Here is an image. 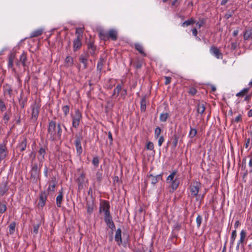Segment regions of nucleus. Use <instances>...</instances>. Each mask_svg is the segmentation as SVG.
<instances>
[{
	"mask_svg": "<svg viewBox=\"0 0 252 252\" xmlns=\"http://www.w3.org/2000/svg\"><path fill=\"white\" fill-rule=\"evenodd\" d=\"M200 183L195 182L193 185H190L189 189L191 197H197L200 188Z\"/></svg>",
	"mask_w": 252,
	"mask_h": 252,
	"instance_id": "9d476101",
	"label": "nucleus"
},
{
	"mask_svg": "<svg viewBox=\"0 0 252 252\" xmlns=\"http://www.w3.org/2000/svg\"><path fill=\"white\" fill-rule=\"evenodd\" d=\"M63 198V192L62 189L59 192V194L56 197V204L58 207H61Z\"/></svg>",
	"mask_w": 252,
	"mask_h": 252,
	"instance_id": "c85d7f7f",
	"label": "nucleus"
},
{
	"mask_svg": "<svg viewBox=\"0 0 252 252\" xmlns=\"http://www.w3.org/2000/svg\"><path fill=\"white\" fill-rule=\"evenodd\" d=\"M161 131V129L158 126L155 128L154 132L155 138H158L159 137Z\"/></svg>",
	"mask_w": 252,
	"mask_h": 252,
	"instance_id": "de8ad7c7",
	"label": "nucleus"
},
{
	"mask_svg": "<svg viewBox=\"0 0 252 252\" xmlns=\"http://www.w3.org/2000/svg\"><path fill=\"white\" fill-rule=\"evenodd\" d=\"M16 59V53L14 52L10 53L8 56V68L11 69L13 72H16V69L13 66V63Z\"/></svg>",
	"mask_w": 252,
	"mask_h": 252,
	"instance_id": "ddd939ff",
	"label": "nucleus"
},
{
	"mask_svg": "<svg viewBox=\"0 0 252 252\" xmlns=\"http://www.w3.org/2000/svg\"><path fill=\"white\" fill-rule=\"evenodd\" d=\"M240 235V239L238 241L236 246V248L237 249L239 248L240 246H241L242 247H243L244 246V245L246 244L247 241V232L245 230H241Z\"/></svg>",
	"mask_w": 252,
	"mask_h": 252,
	"instance_id": "9b49d317",
	"label": "nucleus"
},
{
	"mask_svg": "<svg viewBox=\"0 0 252 252\" xmlns=\"http://www.w3.org/2000/svg\"><path fill=\"white\" fill-rule=\"evenodd\" d=\"M196 133H197V130L196 128H193L192 127H190V131H189V136L191 138H192L193 137H194L196 135Z\"/></svg>",
	"mask_w": 252,
	"mask_h": 252,
	"instance_id": "ea45409f",
	"label": "nucleus"
},
{
	"mask_svg": "<svg viewBox=\"0 0 252 252\" xmlns=\"http://www.w3.org/2000/svg\"><path fill=\"white\" fill-rule=\"evenodd\" d=\"M234 121L236 123H238L239 122L242 121V117L241 115L240 114L238 116H237L234 119Z\"/></svg>",
	"mask_w": 252,
	"mask_h": 252,
	"instance_id": "680f3d73",
	"label": "nucleus"
},
{
	"mask_svg": "<svg viewBox=\"0 0 252 252\" xmlns=\"http://www.w3.org/2000/svg\"><path fill=\"white\" fill-rule=\"evenodd\" d=\"M236 237L237 232L236 229H235L234 230L232 231L230 237V244L231 246L234 245Z\"/></svg>",
	"mask_w": 252,
	"mask_h": 252,
	"instance_id": "c9c22d12",
	"label": "nucleus"
},
{
	"mask_svg": "<svg viewBox=\"0 0 252 252\" xmlns=\"http://www.w3.org/2000/svg\"><path fill=\"white\" fill-rule=\"evenodd\" d=\"M202 221V217L200 215H198L196 219V225L197 227L199 228L200 227L201 222Z\"/></svg>",
	"mask_w": 252,
	"mask_h": 252,
	"instance_id": "a18cd8bd",
	"label": "nucleus"
},
{
	"mask_svg": "<svg viewBox=\"0 0 252 252\" xmlns=\"http://www.w3.org/2000/svg\"><path fill=\"white\" fill-rule=\"evenodd\" d=\"M49 186L47 189V191L49 192L50 191L54 192L55 189L57 184V181H56V179L55 177L52 178L51 180L48 183Z\"/></svg>",
	"mask_w": 252,
	"mask_h": 252,
	"instance_id": "a211bd4d",
	"label": "nucleus"
},
{
	"mask_svg": "<svg viewBox=\"0 0 252 252\" xmlns=\"http://www.w3.org/2000/svg\"><path fill=\"white\" fill-rule=\"evenodd\" d=\"M73 63V58L70 56H67L64 60V65L67 67H69L72 66Z\"/></svg>",
	"mask_w": 252,
	"mask_h": 252,
	"instance_id": "b1692460",
	"label": "nucleus"
},
{
	"mask_svg": "<svg viewBox=\"0 0 252 252\" xmlns=\"http://www.w3.org/2000/svg\"><path fill=\"white\" fill-rule=\"evenodd\" d=\"M48 195V193L46 191L41 192L39 196V200L38 202V206L43 207L44 206Z\"/></svg>",
	"mask_w": 252,
	"mask_h": 252,
	"instance_id": "dca6fc26",
	"label": "nucleus"
},
{
	"mask_svg": "<svg viewBox=\"0 0 252 252\" xmlns=\"http://www.w3.org/2000/svg\"><path fill=\"white\" fill-rule=\"evenodd\" d=\"M39 227V224L34 225L33 231L35 234L38 233Z\"/></svg>",
	"mask_w": 252,
	"mask_h": 252,
	"instance_id": "bf43d9fd",
	"label": "nucleus"
},
{
	"mask_svg": "<svg viewBox=\"0 0 252 252\" xmlns=\"http://www.w3.org/2000/svg\"><path fill=\"white\" fill-rule=\"evenodd\" d=\"M206 103L204 102H199L197 104V111L198 114H203L206 109Z\"/></svg>",
	"mask_w": 252,
	"mask_h": 252,
	"instance_id": "4be33fe9",
	"label": "nucleus"
},
{
	"mask_svg": "<svg viewBox=\"0 0 252 252\" xmlns=\"http://www.w3.org/2000/svg\"><path fill=\"white\" fill-rule=\"evenodd\" d=\"M195 23V20L191 18L189 20H187V21H185L184 22H183L182 24V26L187 27V26L190 25L191 24H193Z\"/></svg>",
	"mask_w": 252,
	"mask_h": 252,
	"instance_id": "58836bf2",
	"label": "nucleus"
},
{
	"mask_svg": "<svg viewBox=\"0 0 252 252\" xmlns=\"http://www.w3.org/2000/svg\"><path fill=\"white\" fill-rule=\"evenodd\" d=\"M140 105L141 111L145 112L146 109V100L145 96L142 97L141 98L140 100Z\"/></svg>",
	"mask_w": 252,
	"mask_h": 252,
	"instance_id": "2f4dec72",
	"label": "nucleus"
},
{
	"mask_svg": "<svg viewBox=\"0 0 252 252\" xmlns=\"http://www.w3.org/2000/svg\"><path fill=\"white\" fill-rule=\"evenodd\" d=\"M163 173L159 174L157 175H153L152 174H148L147 177L151 180V183L152 185H156L160 180L162 179Z\"/></svg>",
	"mask_w": 252,
	"mask_h": 252,
	"instance_id": "4468645a",
	"label": "nucleus"
},
{
	"mask_svg": "<svg viewBox=\"0 0 252 252\" xmlns=\"http://www.w3.org/2000/svg\"><path fill=\"white\" fill-rule=\"evenodd\" d=\"M165 85H168L169 84L170 82H171V78L170 77H168V76H165Z\"/></svg>",
	"mask_w": 252,
	"mask_h": 252,
	"instance_id": "052dcab7",
	"label": "nucleus"
},
{
	"mask_svg": "<svg viewBox=\"0 0 252 252\" xmlns=\"http://www.w3.org/2000/svg\"><path fill=\"white\" fill-rule=\"evenodd\" d=\"M115 240L119 246H120L122 244V231L120 228L117 229L116 231Z\"/></svg>",
	"mask_w": 252,
	"mask_h": 252,
	"instance_id": "aec40b11",
	"label": "nucleus"
},
{
	"mask_svg": "<svg viewBox=\"0 0 252 252\" xmlns=\"http://www.w3.org/2000/svg\"><path fill=\"white\" fill-rule=\"evenodd\" d=\"M47 132V137L51 141H54L60 139L62 134L61 124L57 125L54 121H50L48 124Z\"/></svg>",
	"mask_w": 252,
	"mask_h": 252,
	"instance_id": "f257e3e1",
	"label": "nucleus"
},
{
	"mask_svg": "<svg viewBox=\"0 0 252 252\" xmlns=\"http://www.w3.org/2000/svg\"><path fill=\"white\" fill-rule=\"evenodd\" d=\"M178 139H179L178 136H177L176 134L173 135L172 144H173V147L174 148H175L177 146L178 141Z\"/></svg>",
	"mask_w": 252,
	"mask_h": 252,
	"instance_id": "8fccbe9b",
	"label": "nucleus"
},
{
	"mask_svg": "<svg viewBox=\"0 0 252 252\" xmlns=\"http://www.w3.org/2000/svg\"><path fill=\"white\" fill-rule=\"evenodd\" d=\"M15 226H16V222L15 221H12L9 224V233L10 234H13L15 232Z\"/></svg>",
	"mask_w": 252,
	"mask_h": 252,
	"instance_id": "e433bc0d",
	"label": "nucleus"
},
{
	"mask_svg": "<svg viewBox=\"0 0 252 252\" xmlns=\"http://www.w3.org/2000/svg\"><path fill=\"white\" fill-rule=\"evenodd\" d=\"M70 116L72 120V127L77 129L82 119V113L78 109H75L74 113H72Z\"/></svg>",
	"mask_w": 252,
	"mask_h": 252,
	"instance_id": "39448f33",
	"label": "nucleus"
},
{
	"mask_svg": "<svg viewBox=\"0 0 252 252\" xmlns=\"http://www.w3.org/2000/svg\"><path fill=\"white\" fill-rule=\"evenodd\" d=\"M210 53L217 59H222V54L220 50L215 46H212L210 49Z\"/></svg>",
	"mask_w": 252,
	"mask_h": 252,
	"instance_id": "f3484780",
	"label": "nucleus"
},
{
	"mask_svg": "<svg viewBox=\"0 0 252 252\" xmlns=\"http://www.w3.org/2000/svg\"><path fill=\"white\" fill-rule=\"evenodd\" d=\"M126 94H127L126 90L124 89L122 91V92L121 93V96L122 97H123V98H124L125 97V96L126 95Z\"/></svg>",
	"mask_w": 252,
	"mask_h": 252,
	"instance_id": "e2e57ef3",
	"label": "nucleus"
},
{
	"mask_svg": "<svg viewBox=\"0 0 252 252\" xmlns=\"http://www.w3.org/2000/svg\"><path fill=\"white\" fill-rule=\"evenodd\" d=\"M3 120L5 124H7L8 121L9 120V116L6 112L4 114L3 117Z\"/></svg>",
	"mask_w": 252,
	"mask_h": 252,
	"instance_id": "5fc2aeb1",
	"label": "nucleus"
},
{
	"mask_svg": "<svg viewBox=\"0 0 252 252\" xmlns=\"http://www.w3.org/2000/svg\"><path fill=\"white\" fill-rule=\"evenodd\" d=\"M105 63V61L103 58H100L97 64V70L99 71V73H101L103 66Z\"/></svg>",
	"mask_w": 252,
	"mask_h": 252,
	"instance_id": "cd10ccee",
	"label": "nucleus"
},
{
	"mask_svg": "<svg viewBox=\"0 0 252 252\" xmlns=\"http://www.w3.org/2000/svg\"><path fill=\"white\" fill-rule=\"evenodd\" d=\"M164 141V138L163 136L159 137L158 140V145L160 147Z\"/></svg>",
	"mask_w": 252,
	"mask_h": 252,
	"instance_id": "13d9d810",
	"label": "nucleus"
},
{
	"mask_svg": "<svg viewBox=\"0 0 252 252\" xmlns=\"http://www.w3.org/2000/svg\"><path fill=\"white\" fill-rule=\"evenodd\" d=\"M43 30L41 29H37L31 32L30 38L37 37L41 35L43 33Z\"/></svg>",
	"mask_w": 252,
	"mask_h": 252,
	"instance_id": "7c9ffc66",
	"label": "nucleus"
},
{
	"mask_svg": "<svg viewBox=\"0 0 252 252\" xmlns=\"http://www.w3.org/2000/svg\"><path fill=\"white\" fill-rule=\"evenodd\" d=\"M98 35L101 40L107 41L109 39L116 41L118 38V32L113 29H110L107 32L100 30L98 32Z\"/></svg>",
	"mask_w": 252,
	"mask_h": 252,
	"instance_id": "7ed1b4c3",
	"label": "nucleus"
},
{
	"mask_svg": "<svg viewBox=\"0 0 252 252\" xmlns=\"http://www.w3.org/2000/svg\"><path fill=\"white\" fill-rule=\"evenodd\" d=\"M122 91V85L120 84L118 85L115 88L113 93L111 96V97H113L116 95L118 96L120 92Z\"/></svg>",
	"mask_w": 252,
	"mask_h": 252,
	"instance_id": "473e14b6",
	"label": "nucleus"
},
{
	"mask_svg": "<svg viewBox=\"0 0 252 252\" xmlns=\"http://www.w3.org/2000/svg\"><path fill=\"white\" fill-rule=\"evenodd\" d=\"M47 148L45 146L41 147L39 148L38 151V159L39 162V163H42L43 161L45 160V155L46 154V150Z\"/></svg>",
	"mask_w": 252,
	"mask_h": 252,
	"instance_id": "2eb2a0df",
	"label": "nucleus"
},
{
	"mask_svg": "<svg viewBox=\"0 0 252 252\" xmlns=\"http://www.w3.org/2000/svg\"><path fill=\"white\" fill-rule=\"evenodd\" d=\"M205 20L204 19H200L199 21L196 23V25L198 28L199 29L205 24Z\"/></svg>",
	"mask_w": 252,
	"mask_h": 252,
	"instance_id": "603ef678",
	"label": "nucleus"
},
{
	"mask_svg": "<svg viewBox=\"0 0 252 252\" xmlns=\"http://www.w3.org/2000/svg\"><path fill=\"white\" fill-rule=\"evenodd\" d=\"M104 220L107 225L112 230L115 229V225L113 221L111 215L109 217H104Z\"/></svg>",
	"mask_w": 252,
	"mask_h": 252,
	"instance_id": "6ab92c4d",
	"label": "nucleus"
},
{
	"mask_svg": "<svg viewBox=\"0 0 252 252\" xmlns=\"http://www.w3.org/2000/svg\"><path fill=\"white\" fill-rule=\"evenodd\" d=\"M0 109L2 112L4 111L6 109V107L1 99H0Z\"/></svg>",
	"mask_w": 252,
	"mask_h": 252,
	"instance_id": "864d4df0",
	"label": "nucleus"
},
{
	"mask_svg": "<svg viewBox=\"0 0 252 252\" xmlns=\"http://www.w3.org/2000/svg\"><path fill=\"white\" fill-rule=\"evenodd\" d=\"M83 137L81 135H76L75 140L74 141L77 154L78 156H80L83 152V149L81 146V140Z\"/></svg>",
	"mask_w": 252,
	"mask_h": 252,
	"instance_id": "0eeeda50",
	"label": "nucleus"
},
{
	"mask_svg": "<svg viewBox=\"0 0 252 252\" xmlns=\"http://www.w3.org/2000/svg\"><path fill=\"white\" fill-rule=\"evenodd\" d=\"M88 57L87 55L82 54L79 57V62L83 64V69H86L88 67Z\"/></svg>",
	"mask_w": 252,
	"mask_h": 252,
	"instance_id": "412c9836",
	"label": "nucleus"
},
{
	"mask_svg": "<svg viewBox=\"0 0 252 252\" xmlns=\"http://www.w3.org/2000/svg\"><path fill=\"white\" fill-rule=\"evenodd\" d=\"M86 205L87 214L89 215H90L93 212L94 208V205L93 202L87 201Z\"/></svg>",
	"mask_w": 252,
	"mask_h": 252,
	"instance_id": "a878e982",
	"label": "nucleus"
},
{
	"mask_svg": "<svg viewBox=\"0 0 252 252\" xmlns=\"http://www.w3.org/2000/svg\"><path fill=\"white\" fill-rule=\"evenodd\" d=\"M249 91V88H244L242 91H241L240 92L236 94L237 96H243L244 95H245Z\"/></svg>",
	"mask_w": 252,
	"mask_h": 252,
	"instance_id": "a19ab883",
	"label": "nucleus"
},
{
	"mask_svg": "<svg viewBox=\"0 0 252 252\" xmlns=\"http://www.w3.org/2000/svg\"><path fill=\"white\" fill-rule=\"evenodd\" d=\"M169 117V114L168 113H162L159 116V120L160 122H165Z\"/></svg>",
	"mask_w": 252,
	"mask_h": 252,
	"instance_id": "f704fd0d",
	"label": "nucleus"
},
{
	"mask_svg": "<svg viewBox=\"0 0 252 252\" xmlns=\"http://www.w3.org/2000/svg\"><path fill=\"white\" fill-rule=\"evenodd\" d=\"M231 49L235 50L237 47V43L236 42H232L231 44Z\"/></svg>",
	"mask_w": 252,
	"mask_h": 252,
	"instance_id": "338daca9",
	"label": "nucleus"
},
{
	"mask_svg": "<svg viewBox=\"0 0 252 252\" xmlns=\"http://www.w3.org/2000/svg\"><path fill=\"white\" fill-rule=\"evenodd\" d=\"M197 91L195 88L192 87L190 88L188 92L189 94L192 95H194L196 94Z\"/></svg>",
	"mask_w": 252,
	"mask_h": 252,
	"instance_id": "4d7b16f0",
	"label": "nucleus"
},
{
	"mask_svg": "<svg viewBox=\"0 0 252 252\" xmlns=\"http://www.w3.org/2000/svg\"><path fill=\"white\" fill-rule=\"evenodd\" d=\"M76 33L78 34V35L77 37L73 40V51L74 52L80 49L82 46V35H81L82 33H79L77 30L76 31Z\"/></svg>",
	"mask_w": 252,
	"mask_h": 252,
	"instance_id": "1a4fd4ad",
	"label": "nucleus"
},
{
	"mask_svg": "<svg viewBox=\"0 0 252 252\" xmlns=\"http://www.w3.org/2000/svg\"><path fill=\"white\" fill-rule=\"evenodd\" d=\"M96 180L100 182L102 179V173L99 171H97L96 173Z\"/></svg>",
	"mask_w": 252,
	"mask_h": 252,
	"instance_id": "6e6d98bb",
	"label": "nucleus"
},
{
	"mask_svg": "<svg viewBox=\"0 0 252 252\" xmlns=\"http://www.w3.org/2000/svg\"><path fill=\"white\" fill-rule=\"evenodd\" d=\"M252 32L251 30L246 31L244 34V40H248L251 36Z\"/></svg>",
	"mask_w": 252,
	"mask_h": 252,
	"instance_id": "37998d69",
	"label": "nucleus"
},
{
	"mask_svg": "<svg viewBox=\"0 0 252 252\" xmlns=\"http://www.w3.org/2000/svg\"><path fill=\"white\" fill-rule=\"evenodd\" d=\"M7 210L5 201H0V214L4 213Z\"/></svg>",
	"mask_w": 252,
	"mask_h": 252,
	"instance_id": "72a5a7b5",
	"label": "nucleus"
},
{
	"mask_svg": "<svg viewBox=\"0 0 252 252\" xmlns=\"http://www.w3.org/2000/svg\"><path fill=\"white\" fill-rule=\"evenodd\" d=\"M85 175L84 173H82L77 179L78 189L81 190L83 188V184L85 181Z\"/></svg>",
	"mask_w": 252,
	"mask_h": 252,
	"instance_id": "5701e85b",
	"label": "nucleus"
},
{
	"mask_svg": "<svg viewBox=\"0 0 252 252\" xmlns=\"http://www.w3.org/2000/svg\"><path fill=\"white\" fill-rule=\"evenodd\" d=\"M250 160L249 161V166H250V167L252 168V152L251 153V155L250 156Z\"/></svg>",
	"mask_w": 252,
	"mask_h": 252,
	"instance_id": "0e129e2a",
	"label": "nucleus"
},
{
	"mask_svg": "<svg viewBox=\"0 0 252 252\" xmlns=\"http://www.w3.org/2000/svg\"><path fill=\"white\" fill-rule=\"evenodd\" d=\"M27 146V139L25 136H22L20 138L19 143L17 145V148L20 152H23L26 150Z\"/></svg>",
	"mask_w": 252,
	"mask_h": 252,
	"instance_id": "f8f14e48",
	"label": "nucleus"
},
{
	"mask_svg": "<svg viewBox=\"0 0 252 252\" xmlns=\"http://www.w3.org/2000/svg\"><path fill=\"white\" fill-rule=\"evenodd\" d=\"M41 105L36 101H34L31 105L28 113L30 115V121L32 123L37 122Z\"/></svg>",
	"mask_w": 252,
	"mask_h": 252,
	"instance_id": "20e7f679",
	"label": "nucleus"
},
{
	"mask_svg": "<svg viewBox=\"0 0 252 252\" xmlns=\"http://www.w3.org/2000/svg\"><path fill=\"white\" fill-rule=\"evenodd\" d=\"M177 172V170H175L173 171L166 178V183L169 185L171 189L170 192L175 191L180 185V179L178 177H176Z\"/></svg>",
	"mask_w": 252,
	"mask_h": 252,
	"instance_id": "f03ea898",
	"label": "nucleus"
},
{
	"mask_svg": "<svg viewBox=\"0 0 252 252\" xmlns=\"http://www.w3.org/2000/svg\"><path fill=\"white\" fill-rule=\"evenodd\" d=\"M70 108L67 105H64L62 107V110L64 113V116H67L69 112Z\"/></svg>",
	"mask_w": 252,
	"mask_h": 252,
	"instance_id": "49530a36",
	"label": "nucleus"
},
{
	"mask_svg": "<svg viewBox=\"0 0 252 252\" xmlns=\"http://www.w3.org/2000/svg\"><path fill=\"white\" fill-rule=\"evenodd\" d=\"M250 138H248L247 139L246 143L244 145V146H245L246 148H247L249 147V144H250Z\"/></svg>",
	"mask_w": 252,
	"mask_h": 252,
	"instance_id": "774afa93",
	"label": "nucleus"
},
{
	"mask_svg": "<svg viewBox=\"0 0 252 252\" xmlns=\"http://www.w3.org/2000/svg\"><path fill=\"white\" fill-rule=\"evenodd\" d=\"M135 49L143 56H146V53L144 52L143 46L139 43H136L134 45Z\"/></svg>",
	"mask_w": 252,
	"mask_h": 252,
	"instance_id": "c756f323",
	"label": "nucleus"
},
{
	"mask_svg": "<svg viewBox=\"0 0 252 252\" xmlns=\"http://www.w3.org/2000/svg\"><path fill=\"white\" fill-rule=\"evenodd\" d=\"M12 92V90L11 87L10 86V85L7 84L5 87L4 93L5 94H7L8 95L11 96Z\"/></svg>",
	"mask_w": 252,
	"mask_h": 252,
	"instance_id": "c03bdc74",
	"label": "nucleus"
},
{
	"mask_svg": "<svg viewBox=\"0 0 252 252\" xmlns=\"http://www.w3.org/2000/svg\"><path fill=\"white\" fill-rule=\"evenodd\" d=\"M88 49L90 54L91 56H94L96 50V47L94 46L93 42H90L88 44Z\"/></svg>",
	"mask_w": 252,
	"mask_h": 252,
	"instance_id": "bb28decb",
	"label": "nucleus"
},
{
	"mask_svg": "<svg viewBox=\"0 0 252 252\" xmlns=\"http://www.w3.org/2000/svg\"><path fill=\"white\" fill-rule=\"evenodd\" d=\"M146 148L147 150H153L154 149V145L153 142L149 141L147 143Z\"/></svg>",
	"mask_w": 252,
	"mask_h": 252,
	"instance_id": "3c124183",
	"label": "nucleus"
},
{
	"mask_svg": "<svg viewBox=\"0 0 252 252\" xmlns=\"http://www.w3.org/2000/svg\"><path fill=\"white\" fill-rule=\"evenodd\" d=\"M92 163L95 167H97L99 163V159L97 156L93 158Z\"/></svg>",
	"mask_w": 252,
	"mask_h": 252,
	"instance_id": "79ce46f5",
	"label": "nucleus"
},
{
	"mask_svg": "<svg viewBox=\"0 0 252 252\" xmlns=\"http://www.w3.org/2000/svg\"><path fill=\"white\" fill-rule=\"evenodd\" d=\"M20 62L21 63L23 66L26 67L27 64V53L25 52H23L22 54L20 55L19 58Z\"/></svg>",
	"mask_w": 252,
	"mask_h": 252,
	"instance_id": "393cba45",
	"label": "nucleus"
},
{
	"mask_svg": "<svg viewBox=\"0 0 252 252\" xmlns=\"http://www.w3.org/2000/svg\"><path fill=\"white\" fill-rule=\"evenodd\" d=\"M40 169L38 168L37 163H35L32 165V169L30 171L31 177L34 180L37 181L39 177Z\"/></svg>",
	"mask_w": 252,
	"mask_h": 252,
	"instance_id": "6e6552de",
	"label": "nucleus"
},
{
	"mask_svg": "<svg viewBox=\"0 0 252 252\" xmlns=\"http://www.w3.org/2000/svg\"><path fill=\"white\" fill-rule=\"evenodd\" d=\"M142 65V61L138 60L133 63V66L136 69H140Z\"/></svg>",
	"mask_w": 252,
	"mask_h": 252,
	"instance_id": "09e8293b",
	"label": "nucleus"
},
{
	"mask_svg": "<svg viewBox=\"0 0 252 252\" xmlns=\"http://www.w3.org/2000/svg\"><path fill=\"white\" fill-rule=\"evenodd\" d=\"M8 190V188L6 184H4L0 188V196H3Z\"/></svg>",
	"mask_w": 252,
	"mask_h": 252,
	"instance_id": "4c0bfd02",
	"label": "nucleus"
},
{
	"mask_svg": "<svg viewBox=\"0 0 252 252\" xmlns=\"http://www.w3.org/2000/svg\"><path fill=\"white\" fill-rule=\"evenodd\" d=\"M109 202L106 200H103L100 203L99 212H103L104 217H109L110 215Z\"/></svg>",
	"mask_w": 252,
	"mask_h": 252,
	"instance_id": "423d86ee",
	"label": "nucleus"
},
{
	"mask_svg": "<svg viewBox=\"0 0 252 252\" xmlns=\"http://www.w3.org/2000/svg\"><path fill=\"white\" fill-rule=\"evenodd\" d=\"M192 33L193 35H194V36H197V31L196 29H195V28L193 29L192 30Z\"/></svg>",
	"mask_w": 252,
	"mask_h": 252,
	"instance_id": "69168bd1",
	"label": "nucleus"
}]
</instances>
